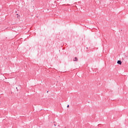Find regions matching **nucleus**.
Here are the masks:
<instances>
[{
  "instance_id": "f257e3e1",
  "label": "nucleus",
  "mask_w": 128,
  "mask_h": 128,
  "mask_svg": "<svg viewBox=\"0 0 128 128\" xmlns=\"http://www.w3.org/2000/svg\"><path fill=\"white\" fill-rule=\"evenodd\" d=\"M117 64H122V61H121V60H118Z\"/></svg>"
},
{
  "instance_id": "f03ea898",
  "label": "nucleus",
  "mask_w": 128,
  "mask_h": 128,
  "mask_svg": "<svg viewBox=\"0 0 128 128\" xmlns=\"http://www.w3.org/2000/svg\"><path fill=\"white\" fill-rule=\"evenodd\" d=\"M74 60V61H77V60H78V58H75Z\"/></svg>"
},
{
  "instance_id": "7ed1b4c3",
  "label": "nucleus",
  "mask_w": 128,
  "mask_h": 128,
  "mask_svg": "<svg viewBox=\"0 0 128 128\" xmlns=\"http://www.w3.org/2000/svg\"><path fill=\"white\" fill-rule=\"evenodd\" d=\"M70 107L69 105L67 106V108H68Z\"/></svg>"
},
{
  "instance_id": "20e7f679",
  "label": "nucleus",
  "mask_w": 128,
  "mask_h": 128,
  "mask_svg": "<svg viewBox=\"0 0 128 128\" xmlns=\"http://www.w3.org/2000/svg\"><path fill=\"white\" fill-rule=\"evenodd\" d=\"M54 126H56V124H54Z\"/></svg>"
}]
</instances>
